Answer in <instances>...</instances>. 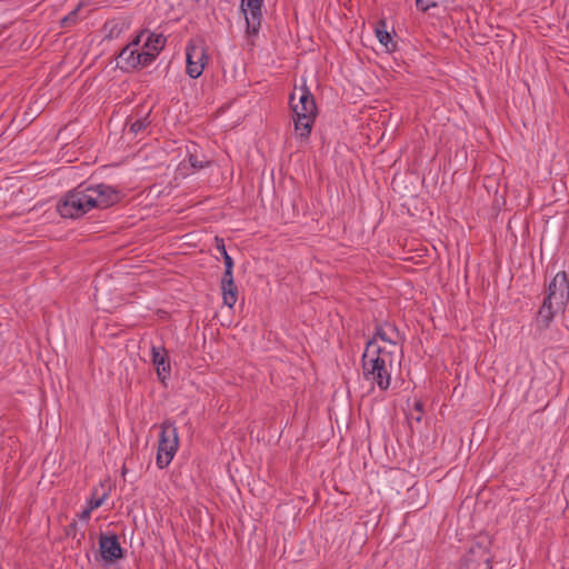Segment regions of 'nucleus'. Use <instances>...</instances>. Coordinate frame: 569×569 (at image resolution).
<instances>
[{"mask_svg":"<svg viewBox=\"0 0 569 569\" xmlns=\"http://www.w3.org/2000/svg\"><path fill=\"white\" fill-rule=\"evenodd\" d=\"M98 545L99 549L94 553V559L102 563L106 569H111V566L126 557L127 551L121 547L117 533L100 532Z\"/></svg>","mask_w":569,"mask_h":569,"instance_id":"obj_6","label":"nucleus"},{"mask_svg":"<svg viewBox=\"0 0 569 569\" xmlns=\"http://www.w3.org/2000/svg\"><path fill=\"white\" fill-rule=\"evenodd\" d=\"M263 0H241L240 11L243 16H247L248 9L262 7Z\"/></svg>","mask_w":569,"mask_h":569,"instance_id":"obj_24","label":"nucleus"},{"mask_svg":"<svg viewBox=\"0 0 569 569\" xmlns=\"http://www.w3.org/2000/svg\"><path fill=\"white\" fill-rule=\"evenodd\" d=\"M82 539H84V532L83 531L80 533V536H78V543H80Z\"/></svg>","mask_w":569,"mask_h":569,"instance_id":"obj_33","label":"nucleus"},{"mask_svg":"<svg viewBox=\"0 0 569 569\" xmlns=\"http://www.w3.org/2000/svg\"><path fill=\"white\" fill-rule=\"evenodd\" d=\"M66 536L67 537H72V538H77V535H78V523L76 520H73L72 522H70L66 529Z\"/></svg>","mask_w":569,"mask_h":569,"instance_id":"obj_27","label":"nucleus"},{"mask_svg":"<svg viewBox=\"0 0 569 569\" xmlns=\"http://www.w3.org/2000/svg\"><path fill=\"white\" fill-rule=\"evenodd\" d=\"M559 309L552 301H547L543 298L542 305L540 306L537 317H536V327L538 330L543 331L548 329Z\"/></svg>","mask_w":569,"mask_h":569,"instance_id":"obj_14","label":"nucleus"},{"mask_svg":"<svg viewBox=\"0 0 569 569\" xmlns=\"http://www.w3.org/2000/svg\"><path fill=\"white\" fill-rule=\"evenodd\" d=\"M426 506V498L423 497V500L417 505L413 506L415 509H421Z\"/></svg>","mask_w":569,"mask_h":569,"instance_id":"obj_31","label":"nucleus"},{"mask_svg":"<svg viewBox=\"0 0 569 569\" xmlns=\"http://www.w3.org/2000/svg\"><path fill=\"white\" fill-rule=\"evenodd\" d=\"M79 11H80V6H78L76 9L70 11L67 16H64L60 20L61 28H70L72 26H74L79 20Z\"/></svg>","mask_w":569,"mask_h":569,"instance_id":"obj_23","label":"nucleus"},{"mask_svg":"<svg viewBox=\"0 0 569 569\" xmlns=\"http://www.w3.org/2000/svg\"><path fill=\"white\" fill-rule=\"evenodd\" d=\"M369 339H375V343H378L377 340L388 343L387 349H392L393 352L399 350L402 353V345L406 340V336L401 332L395 322L386 320H375V330L373 335Z\"/></svg>","mask_w":569,"mask_h":569,"instance_id":"obj_9","label":"nucleus"},{"mask_svg":"<svg viewBox=\"0 0 569 569\" xmlns=\"http://www.w3.org/2000/svg\"><path fill=\"white\" fill-rule=\"evenodd\" d=\"M113 36H114V32H113V30H111V31L109 32V34H107V36H106V39H112V38H113Z\"/></svg>","mask_w":569,"mask_h":569,"instance_id":"obj_32","label":"nucleus"},{"mask_svg":"<svg viewBox=\"0 0 569 569\" xmlns=\"http://www.w3.org/2000/svg\"><path fill=\"white\" fill-rule=\"evenodd\" d=\"M93 509H90L89 506H87L86 509H83L79 515L78 518L82 521H88L90 519L91 512Z\"/></svg>","mask_w":569,"mask_h":569,"instance_id":"obj_29","label":"nucleus"},{"mask_svg":"<svg viewBox=\"0 0 569 569\" xmlns=\"http://www.w3.org/2000/svg\"><path fill=\"white\" fill-rule=\"evenodd\" d=\"M86 191L92 198V209H107L119 203L124 193L121 189L106 183L87 184Z\"/></svg>","mask_w":569,"mask_h":569,"instance_id":"obj_8","label":"nucleus"},{"mask_svg":"<svg viewBox=\"0 0 569 569\" xmlns=\"http://www.w3.org/2000/svg\"><path fill=\"white\" fill-rule=\"evenodd\" d=\"M151 361L156 368L158 379L161 383L167 386V380L171 376V365L168 351L164 347H156L151 348Z\"/></svg>","mask_w":569,"mask_h":569,"instance_id":"obj_11","label":"nucleus"},{"mask_svg":"<svg viewBox=\"0 0 569 569\" xmlns=\"http://www.w3.org/2000/svg\"><path fill=\"white\" fill-rule=\"evenodd\" d=\"M396 353L392 349L375 343V339H368L361 356L363 379L377 386L380 391H387L396 366Z\"/></svg>","mask_w":569,"mask_h":569,"instance_id":"obj_1","label":"nucleus"},{"mask_svg":"<svg viewBox=\"0 0 569 569\" xmlns=\"http://www.w3.org/2000/svg\"><path fill=\"white\" fill-rule=\"evenodd\" d=\"M108 497V492H103L102 495H98V489L93 488L90 498L87 501V505L90 507V509H97L102 506L106 498Z\"/></svg>","mask_w":569,"mask_h":569,"instance_id":"obj_22","label":"nucleus"},{"mask_svg":"<svg viewBox=\"0 0 569 569\" xmlns=\"http://www.w3.org/2000/svg\"><path fill=\"white\" fill-rule=\"evenodd\" d=\"M167 39L162 33L157 34L154 32H150L143 47L159 54V52L164 48Z\"/></svg>","mask_w":569,"mask_h":569,"instance_id":"obj_19","label":"nucleus"},{"mask_svg":"<svg viewBox=\"0 0 569 569\" xmlns=\"http://www.w3.org/2000/svg\"><path fill=\"white\" fill-rule=\"evenodd\" d=\"M138 54H139L138 59L140 60L139 69L150 66L156 60V58L158 56V53H156L154 51L149 50V49L139 51Z\"/></svg>","mask_w":569,"mask_h":569,"instance_id":"obj_21","label":"nucleus"},{"mask_svg":"<svg viewBox=\"0 0 569 569\" xmlns=\"http://www.w3.org/2000/svg\"><path fill=\"white\" fill-rule=\"evenodd\" d=\"M492 559L490 541H475L463 556L459 569H492Z\"/></svg>","mask_w":569,"mask_h":569,"instance_id":"obj_7","label":"nucleus"},{"mask_svg":"<svg viewBox=\"0 0 569 569\" xmlns=\"http://www.w3.org/2000/svg\"><path fill=\"white\" fill-rule=\"evenodd\" d=\"M246 20V32L250 37L258 36L261 22H262V7L248 9L247 16H243Z\"/></svg>","mask_w":569,"mask_h":569,"instance_id":"obj_15","label":"nucleus"},{"mask_svg":"<svg viewBox=\"0 0 569 569\" xmlns=\"http://www.w3.org/2000/svg\"><path fill=\"white\" fill-rule=\"evenodd\" d=\"M375 33L379 42L387 49L388 52H393L397 49V43L393 41L391 33L387 29L385 19H380L375 27Z\"/></svg>","mask_w":569,"mask_h":569,"instance_id":"obj_17","label":"nucleus"},{"mask_svg":"<svg viewBox=\"0 0 569 569\" xmlns=\"http://www.w3.org/2000/svg\"><path fill=\"white\" fill-rule=\"evenodd\" d=\"M150 124V110L143 114L141 112H137L136 114L130 116L126 121V127H128L129 132L133 134L144 131Z\"/></svg>","mask_w":569,"mask_h":569,"instance_id":"obj_16","label":"nucleus"},{"mask_svg":"<svg viewBox=\"0 0 569 569\" xmlns=\"http://www.w3.org/2000/svg\"><path fill=\"white\" fill-rule=\"evenodd\" d=\"M545 299L552 301L557 309L562 311L569 302V274L566 271H559L548 283Z\"/></svg>","mask_w":569,"mask_h":569,"instance_id":"obj_10","label":"nucleus"},{"mask_svg":"<svg viewBox=\"0 0 569 569\" xmlns=\"http://www.w3.org/2000/svg\"><path fill=\"white\" fill-rule=\"evenodd\" d=\"M416 7L421 12H427L428 10L438 7L436 0H416Z\"/></svg>","mask_w":569,"mask_h":569,"instance_id":"obj_25","label":"nucleus"},{"mask_svg":"<svg viewBox=\"0 0 569 569\" xmlns=\"http://www.w3.org/2000/svg\"><path fill=\"white\" fill-rule=\"evenodd\" d=\"M216 249L217 251L222 256L223 263H224V270L228 269L230 266V271H233L234 262L231 256L227 252L224 240L222 238L216 237L214 238Z\"/></svg>","mask_w":569,"mask_h":569,"instance_id":"obj_20","label":"nucleus"},{"mask_svg":"<svg viewBox=\"0 0 569 569\" xmlns=\"http://www.w3.org/2000/svg\"><path fill=\"white\" fill-rule=\"evenodd\" d=\"M186 72L192 79H198L209 61L208 48L201 37L189 39L186 47Z\"/></svg>","mask_w":569,"mask_h":569,"instance_id":"obj_5","label":"nucleus"},{"mask_svg":"<svg viewBox=\"0 0 569 569\" xmlns=\"http://www.w3.org/2000/svg\"><path fill=\"white\" fill-rule=\"evenodd\" d=\"M147 32H148L147 29L141 30L127 46H131V48L137 49V47H139V44L141 42L142 36Z\"/></svg>","mask_w":569,"mask_h":569,"instance_id":"obj_28","label":"nucleus"},{"mask_svg":"<svg viewBox=\"0 0 569 569\" xmlns=\"http://www.w3.org/2000/svg\"><path fill=\"white\" fill-rule=\"evenodd\" d=\"M160 428L156 463L159 469H163L172 461L179 448V437L174 421L170 419L164 420Z\"/></svg>","mask_w":569,"mask_h":569,"instance_id":"obj_4","label":"nucleus"},{"mask_svg":"<svg viewBox=\"0 0 569 569\" xmlns=\"http://www.w3.org/2000/svg\"><path fill=\"white\" fill-rule=\"evenodd\" d=\"M93 200L86 191V182L69 190L56 206L58 213L64 219H78L92 209Z\"/></svg>","mask_w":569,"mask_h":569,"instance_id":"obj_3","label":"nucleus"},{"mask_svg":"<svg viewBox=\"0 0 569 569\" xmlns=\"http://www.w3.org/2000/svg\"><path fill=\"white\" fill-rule=\"evenodd\" d=\"M139 50L131 48V46H124L121 51L117 54L119 60L117 67L123 72H131L139 69Z\"/></svg>","mask_w":569,"mask_h":569,"instance_id":"obj_13","label":"nucleus"},{"mask_svg":"<svg viewBox=\"0 0 569 569\" xmlns=\"http://www.w3.org/2000/svg\"><path fill=\"white\" fill-rule=\"evenodd\" d=\"M413 410H415L416 412H418V415H417V416H413V415L411 413L412 419H415L417 422H420V421H421V419H422V413H423V403H422L420 400L415 401V403H413Z\"/></svg>","mask_w":569,"mask_h":569,"instance_id":"obj_26","label":"nucleus"},{"mask_svg":"<svg viewBox=\"0 0 569 569\" xmlns=\"http://www.w3.org/2000/svg\"><path fill=\"white\" fill-rule=\"evenodd\" d=\"M299 93L298 102H295L296 93L293 92L290 94L289 103L293 113L296 136L300 141H306L309 139L313 128L318 116V108L315 96L306 84L299 88Z\"/></svg>","mask_w":569,"mask_h":569,"instance_id":"obj_2","label":"nucleus"},{"mask_svg":"<svg viewBox=\"0 0 569 569\" xmlns=\"http://www.w3.org/2000/svg\"><path fill=\"white\" fill-rule=\"evenodd\" d=\"M188 161L193 169L200 170L210 166V161L199 152V146L194 142L187 147Z\"/></svg>","mask_w":569,"mask_h":569,"instance_id":"obj_18","label":"nucleus"},{"mask_svg":"<svg viewBox=\"0 0 569 569\" xmlns=\"http://www.w3.org/2000/svg\"><path fill=\"white\" fill-rule=\"evenodd\" d=\"M419 489L412 487L408 490V499L413 498L416 493H418Z\"/></svg>","mask_w":569,"mask_h":569,"instance_id":"obj_30","label":"nucleus"},{"mask_svg":"<svg viewBox=\"0 0 569 569\" xmlns=\"http://www.w3.org/2000/svg\"><path fill=\"white\" fill-rule=\"evenodd\" d=\"M228 268H230V266ZM221 291L223 305L232 308L238 300V287L233 279V271H230V269L224 270L222 274Z\"/></svg>","mask_w":569,"mask_h":569,"instance_id":"obj_12","label":"nucleus"}]
</instances>
